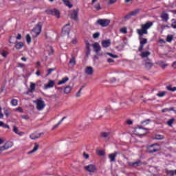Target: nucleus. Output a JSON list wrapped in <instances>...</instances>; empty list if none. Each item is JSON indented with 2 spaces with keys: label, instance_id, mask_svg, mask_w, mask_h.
I'll return each mask as SVG.
<instances>
[{
  "label": "nucleus",
  "instance_id": "nucleus-34",
  "mask_svg": "<svg viewBox=\"0 0 176 176\" xmlns=\"http://www.w3.org/2000/svg\"><path fill=\"white\" fill-rule=\"evenodd\" d=\"M175 120L174 118H171L169 120H168L167 122L168 126H169V127H173V124L174 123Z\"/></svg>",
  "mask_w": 176,
  "mask_h": 176
},
{
  "label": "nucleus",
  "instance_id": "nucleus-50",
  "mask_svg": "<svg viewBox=\"0 0 176 176\" xmlns=\"http://www.w3.org/2000/svg\"><path fill=\"white\" fill-rule=\"evenodd\" d=\"M131 18V15L130 13L124 16V19L125 20H130Z\"/></svg>",
  "mask_w": 176,
  "mask_h": 176
},
{
  "label": "nucleus",
  "instance_id": "nucleus-47",
  "mask_svg": "<svg viewBox=\"0 0 176 176\" xmlns=\"http://www.w3.org/2000/svg\"><path fill=\"white\" fill-rule=\"evenodd\" d=\"M26 41L28 43H31V36L30 34L26 35Z\"/></svg>",
  "mask_w": 176,
  "mask_h": 176
},
{
  "label": "nucleus",
  "instance_id": "nucleus-31",
  "mask_svg": "<svg viewBox=\"0 0 176 176\" xmlns=\"http://www.w3.org/2000/svg\"><path fill=\"white\" fill-rule=\"evenodd\" d=\"M152 67H153V64L151 62H146L145 63V67L146 69L149 70L151 69V68H152Z\"/></svg>",
  "mask_w": 176,
  "mask_h": 176
},
{
  "label": "nucleus",
  "instance_id": "nucleus-18",
  "mask_svg": "<svg viewBox=\"0 0 176 176\" xmlns=\"http://www.w3.org/2000/svg\"><path fill=\"white\" fill-rule=\"evenodd\" d=\"M85 74H87V75H93V74H94V69L90 66L87 67L85 68Z\"/></svg>",
  "mask_w": 176,
  "mask_h": 176
},
{
  "label": "nucleus",
  "instance_id": "nucleus-61",
  "mask_svg": "<svg viewBox=\"0 0 176 176\" xmlns=\"http://www.w3.org/2000/svg\"><path fill=\"white\" fill-rule=\"evenodd\" d=\"M83 156L85 159H87L89 157V154H86V153H83Z\"/></svg>",
  "mask_w": 176,
  "mask_h": 176
},
{
  "label": "nucleus",
  "instance_id": "nucleus-44",
  "mask_svg": "<svg viewBox=\"0 0 176 176\" xmlns=\"http://www.w3.org/2000/svg\"><path fill=\"white\" fill-rule=\"evenodd\" d=\"M174 37L173 36V35H168L167 36V38H166V41H168V42H171V41H173V38Z\"/></svg>",
  "mask_w": 176,
  "mask_h": 176
},
{
  "label": "nucleus",
  "instance_id": "nucleus-33",
  "mask_svg": "<svg viewBox=\"0 0 176 176\" xmlns=\"http://www.w3.org/2000/svg\"><path fill=\"white\" fill-rule=\"evenodd\" d=\"M149 122H151V119H146L141 121L140 124H143V126H146L147 124H149Z\"/></svg>",
  "mask_w": 176,
  "mask_h": 176
},
{
  "label": "nucleus",
  "instance_id": "nucleus-21",
  "mask_svg": "<svg viewBox=\"0 0 176 176\" xmlns=\"http://www.w3.org/2000/svg\"><path fill=\"white\" fill-rule=\"evenodd\" d=\"M38 148H39V144H38V143H36V142L34 143V146L33 149L28 152V155H31V153H34L36 152Z\"/></svg>",
  "mask_w": 176,
  "mask_h": 176
},
{
  "label": "nucleus",
  "instance_id": "nucleus-5",
  "mask_svg": "<svg viewBox=\"0 0 176 176\" xmlns=\"http://www.w3.org/2000/svg\"><path fill=\"white\" fill-rule=\"evenodd\" d=\"M111 21L109 19H98L96 21V24H98L101 27H108Z\"/></svg>",
  "mask_w": 176,
  "mask_h": 176
},
{
  "label": "nucleus",
  "instance_id": "nucleus-43",
  "mask_svg": "<svg viewBox=\"0 0 176 176\" xmlns=\"http://www.w3.org/2000/svg\"><path fill=\"white\" fill-rule=\"evenodd\" d=\"M97 153H98V156H104L105 155V151H102V150H98L97 151Z\"/></svg>",
  "mask_w": 176,
  "mask_h": 176
},
{
  "label": "nucleus",
  "instance_id": "nucleus-62",
  "mask_svg": "<svg viewBox=\"0 0 176 176\" xmlns=\"http://www.w3.org/2000/svg\"><path fill=\"white\" fill-rule=\"evenodd\" d=\"M111 109V107H105L104 111L105 112H108Z\"/></svg>",
  "mask_w": 176,
  "mask_h": 176
},
{
  "label": "nucleus",
  "instance_id": "nucleus-1",
  "mask_svg": "<svg viewBox=\"0 0 176 176\" xmlns=\"http://www.w3.org/2000/svg\"><path fill=\"white\" fill-rule=\"evenodd\" d=\"M153 25V22L148 21L145 24L141 25V29H137L136 32L139 36H143L144 35H147L148 30Z\"/></svg>",
  "mask_w": 176,
  "mask_h": 176
},
{
  "label": "nucleus",
  "instance_id": "nucleus-28",
  "mask_svg": "<svg viewBox=\"0 0 176 176\" xmlns=\"http://www.w3.org/2000/svg\"><path fill=\"white\" fill-rule=\"evenodd\" d=\"M23 46H24V43L23 42H19L16 44L15 47L17 50H20V49H23Z\"/></svg>",
  "mask_w": 176,
  "mask_h": 176
},
{
  "label": "nucleus",
  "instance_id": "nucleus-51",
  "mask_svg": "<svg viewBox=\"0 0 176 176\" xmlns=\"http://www.w3.org/2000/svg\"><path fill=\"white\" fill-rule=\"evenodd\" d=\"M126 124H128V126H131V124H133V120H126Z\"/></svg>",
  "mask_w": 176,
  "mask_h": 176
},
{
  "label": "nucleus",
  "instance_id": "nucleus-8",
  "mask_svg": "<svg viewBox=\"0 0 176 176\" xmlns=\"http://www.w3.org/2000/svg\"><path fill=\"white\" fill-rule=\"evenodd\" d=\"M148 43V39L142 38L140 41V46L138 47V52H142L144 46Z\"/></svg>",
  "mask_w": 176,
  "mask_h": 176
},
{
  "label": "nucleus",
  "instance_id": "nucleus-7",
  "mask_svg": "<svg viewBox=\"0 0 176 176\" xmlns=\"http://www.w3.org/2000/svg\"><path fill=\"white\" fill-rule=\"evenodd\" d=\"M69 25V23H67L62 28V35H63V36H65V35H69V32H71Z\"/></svg>",
  "mask_w": 176,
  "mask_h": 176
},
{
  "label": "nucleus",
  "instance_id": "nucleus-12",
  "mask_svg": "<svg viewBox=\"0 0 176 176\" xmlns=\"http://www.w3.org/2000/svg\"><path fill=\"white\" fill-rule=\"evenodd\" d=\"M85 170H86V171H88L89 173H94V171L97 170V168L96 167V165L89 164L85 166Z\"/></svg>",
  "mask_w": 176,
  "mask_h": 176
},
{
  "label": "nucleus",
  "instance_id": "nucleus-27",
  "mask_svg": "<svg viewBox=\"0 0 176 176\" xmlns=\"http://www.w3.org/2000/svg\"><path fill=\"white\" fill-rule=\"evenodd\" d=\"M72 90V87H71V86L69 85H67L65 87L64 94H69V93H70Z\"/></svg>",
  "mask_w": 176,
  "mask_h": 176
},
{
  "label": "nucleus",
  "instance_id": "nucleus-59",
  "mask_svg": "<svg viewBox=\"0 0 176 176\" xmlns=\"http://www.w3.org/2000/svg\"><path fill=\"white\" fill-rule=\"evenodd\" d=\"M113 61H114L113 59L111 58H107V63H113Z\"/></svg>",
  "mask_w": 176,
  "mask_h": 176
},
{
  "label": "nucleus",
  "instance_id": "nucleus-53",
  "mask_svg": "<svg viewBox=\"0 0 176 176\" xmlns=\"http://www.w3.org/2000/svg\"><path fill=\"white\" fill-rule=\"evenodd\" d=\"M13 131L14 133H15L16 134H17L19 133V129H17V126H13Z\"/></svg>",
  "mask_w": 176,
  "mask_h": 176
},
{
  "label": "nucleus",
  "instance_id": "nucleus-6",
  "mask_svg": "<svg viewBox=\"0 0 176 176\" xmlns=\"http://www.w3.org/2000/svg\"><path fill=\"white\" fill-rule=\"evenodd\" d=\"M46 107V104H45V102L42 100H37L36 102V109L38 111H42L43 109H45V107Z\"/></svg>",
  "mask_w": 176,
  "mask_h": 176
},
{
  "label": "nucleus",
  "instance_id": "nucleus-11",
  "mask_svg": "<svg viewBox=\"0 0 176 176\" xmlns=\"http://www.w3.org/2000/svg\"><path fill=\"white\" fill-rule=\"evenodd\" d=\"M160 19L164 23H167L170 20V15L167 12H162L160 15Z\"/></svg>",
  "mask_w": 176,
  "mask_h": 176
},
{
  "label": "nucleus",
  "instance_id": "nucleus-63",
  "mask_svg": "<svg viewBox=\"0 0 176 176\" xmlns=\"http://www.w3.org/2000/svg\"><path fill=\"white\" fill-rule=\"evenodd\" d=\"M16 39H21V34H19L16 36Z\"/></svg>",
  "mask_w": 176,
  "mask_h": 176
},
{
  "label": "nucleus",
  "instance_id": "nucleus-10",
  "mask_svg": "<svg viewBox=\"0 0 176 176\" xmlns=\"http://www.w3.org/2000/svg\"><path fill=\"white\" fill-rule=\"evenodd\" d=\"M79 14V10H74L72 11V12L70 14V19L72 20H74V21H78V15Z\"/></svg>",
  "mask_w": 176,
  "mask_h": 176
},
{
  "label": "nucleus",
  "instance_id": "nucleus-25",
  "mask_svg": "<svg viewBox=\"0 0 176 176\" xmlns=\"http://www.w3.org/2000/svg\"><path fill=\"white\" fill-rule=\"evenodd\" d=\"M69 64L72 67H74V65H76V60H75V56H72V58L70 59Z\"/></svg>",
  "mask_w": 176,
  "mask_h": 176
},
{
  "label": "nucleus",
  "instance_id": "nucleus-17",
  "mask_svg": "<svg viewBox=\"0 0 176 176\" xmlns=\"http://www.w3.org/2000/svg\"><path fill=\"white\" fill-rule=\"evenodd\" d=\"M43 134V133L37 134L36 133H34L30 134V138H31V140H36L38 138H41V135H42Z\"/></svg>",
  "mask_w": 176,
  "mask_h": 176
},
{
  "label": "nucleus",
  "instance_id": "nucleus-9",
  "mask_svg": "<svg viewBox=\"0 0 176 176\" xmlns=\"http://www.w3.org/2000/svg\"><path fill=\"white\" fill-rule=\"evenodd\" d=\"M127 164L130 167H134L135 168L137 167H140V166H141L142 164V162H141V160H138L135 162H128Z\"/></svg>",
  "mask_w": 176,
  "mask_h": 176
},
{
  "label": "nucleus",
  "instance_id": "nucleus-45",
  "mask_svg": "<svg viewBox=\"0 0 176 176\" xmlns=\"http://www.w3.org/2000/svg\"><path fill=\"white\" fill-rule=\"evenodd\" d=\"M100 37V32H96L93 34L94 39H97V38Z\"/></svg>",
  "mask_w": 176,
  "mask_h": 176
},
{
  "label": "nucleus",
  "instance_id": "nucleus-48",
  "mask_svg": "<svg viewBox=\"0 0 176 176\" xmlns=\"http://www.w3.org/2000/svg\"><path fill=\"white\" fill-rule=\"evenodd\" d=\"M120 32L122 34H127V28H122L120 29Z\"/></svg>",
  "mask_w": 176,
  "mask_h": 176
},
{
  "label": "nucleus",
  "instance_id": "nucleus-60",
  "mask_svg": "<svg viewBox=\"0 0 176 176\" xmlns=\"http://www.w3.org/2000/svg\"><path fill=\"white\" fill-rule=\"evenodd\" d=\"M3 129H10V126L9 125L4 124V126H3Z\"/></svg>",
  "mask_w": 176,
  "mask_h": 176
},
{
  "label": "nucleus",
  "instance_id": "nucleus-46",
  "mask_svg": "<svg viewBox=\"0 0 176 176\" xmlns=\"http://www.w3.org/2000/svg\"><path fill=\"white\" fill-rule=\"evenodd\" d=\"M107 54L110 57H112L113 58H118V55H113L112 53L107 52Z\"/></svg>",
  "mask_w": 176,
  "mask_h": 176
},
{
  "label": "nucleus",
  "instance_id": "nucleus-24",
  "mask_svg": "<svg viewBox=\"0 0 176 176\" xmlns=\"http://www.w3.org/2000/svg\"><path fill=\"white\" fill-rule=\"evenodd\" d=\"M141 9L138 8L133 11H131V12H129V14H131V16L133 17V16H137V14H138V13H140Z\"/></svg>",
  "mask_w": 176,
  "mask_h": 176
},
{
  "label": "nucleus",
  "instance_id": "nucleus-13",
  "mask_svg": "<svg viewBox=\"0 0 176 176\" xmlns=\"http://www.w3.org/2000/svg\"><path fill=\"white\" fill-rule=\"evenodd\" d=\"M52 87H54V81L49 80L48 83L44 85L43 89L47 90V89H52Z\"/></svg>",
  "mask_w": 176,
  "mask_h": 176
},
{
  "label": "nucleus",
  "instance_id": "nucleus-36",
  "mask_svg": "<svg viewBox=\"0 0 176 176\" xmlns=\"http://www.w3.org/2000/svg\"><path fill=\"white\" fill-rule=\"evenodd\" d=\"M159 65H160V67H161V68L164 69V68H166V67H167V65H168L164 63V62H163V61H160V62H159Z\"/></svg>",
  "mask_w": 176,
  "mask_h": 176
},
{
  "label": "nucleus",
  "instance_id": "nucleus-58",
  "mask_svg": "<svg viewBox=\"0 0 176 176\" xmlns=\"http://www.w3.org/2000/svg\"><path fill=\"white\" fill-rule=\"evenodd\" d=\"M19 67H21V68H24L25 67V65L24 63H19Z\"/></svg>",
  "mask_w": 176,
  "mask_h": 176
},
{
  "label": "nucleus",
  "instance_id": "nucleus-23",
  "mask_svg": "<svg viewBox=\"0 0 176 176\" xmlns=\"http://www.w3.org/2000/svg\"><path fill=\"white\" fill-rule=\"evenodd\" d=\"M65 119H67L66 116L63 117L56 124H55L52 127V130H54L55 129H57V127H58L60 126V124H61V123H63V122H64Z\"/></svg>",
  "mask_w": 176,
  "mask_h": 176
},
{
  "label": "nucleus",
  "instance_id": "nucleus-19",
  "mask_svg": "<svg viewBox=\"0 0 176 176\" xmlns=\"http://www.w3.org/2000/svg\"><path fill=\"white\" fill-rule=\"evenodd\" d=\"M149 56H151V52L149 51L141 52L140 53V57H142V58L149 57Z\"/></svg>",
  "mask_w": 176,
  "mask_h": 176
},
{
  "label": "nucleus",
  "instance_id": "nucleus-29",
  "mask_svg": "<svg viewBox=\"0 0 176 176\" xmlns=\"http://www.w3.org/2000/svg\"><path fill=\"white\" fill-rule=\"evenodd\" d=\"M100 137H102V138H109V132H102Z\"/></svg>",
  "mask_w": 176,
  "mask_h": 176
},
{
  "label": "nucleus",
  "instance_id": "nucleus-55",
  "mask_svg": "<svg viewBox=\"0 0 176 176\" xmlns=\"http://www.w3.org/2000/svg\"><path fill=\"white\" fill-rule=\"evenodd\" d=\"M1 56L3 57H4V58H6V57L8 56V52L3 51L2 53H1Z\"/></svg>",
  "mask_w": 176,
  "mask_h": 176
},
{
  "label": "nucleus",
  "instance_id": "nucleus-30",
  "mask_svg": "<svg viewBox=\"0 0 176 176\" xmlns=\"http://www.w3.org/2000/svg\"><path fill=\"white\" fill-rule=\"evenodd\" d=\"M36 85L34 82H30V93H34V91H35V87H36Z\"/></svg>",
  "mask_w": 176,
  "mask_h": 176
},
{
  "label": "nucleus",
  "instance_id": "nucleus-56",
  "mask_svg": "<svg viewBox=\"0 0 176 176\" xmlns=\"http://www.w3.org/2000/svg\"><path fill=\"white\" fill-rule=\"evenodd\" d=\"M94 8L96 10H101V6L100 4L95 6Z\"/></svg>",
  "mask_w": 176,
  "mask_h": 176
},
{
  "label": "nucleus",
  "instance_id": "nucleus-22",
  "mask_svg": "<svg viewBox=\"0 0 176 176\" xmlns=\"http://www.w3.org/2000/svg\"><path fill=\"white\" fill-rule=\"evenodd\" d=\"M62 1L64 5H65V6H67V8H69V9L74 7V5L71 3V1H69V0H62Z\"/></svg>",
  "mask_w": 176,
  "mask_h": 176
},
{
  "label": "nucleus",
  "instance_id": "nucleus-20",
  "mask_svg": "<svg viewBox=\"0 0 176 176\" xmlns=\"http://www.w3.org/2000/svg\"><path fill=\"white\" fill-rule=\"evenodd\" d=\"M110 45H111V40L110 39L102 41V47H109Z\"/></svg>",
  "mask_w": 176,
  "mask_h": 176
},
{
  "label": "nucleus",
  "instance_id": "nucleus-32",
  "mask_svg": "<svg viewBox=\"0 0 176 176\" xmlns=\"http://www.w3.org/2000/svg\"><path fill=\"white\" fill-rule=\"evenodd\" d=\"M171 111H174V107L163 109L162 110V112L163 113H166V112H171Z\"/></svg>",
  "mask_w": 176,
  "mask_h": 176
},
{
  "label": "nucleus",
  "instance_id": "nucleus-42",
  "mask_svg": "<svg viewBox=\"0 0 176 176\" xmlns=\"http://www.w3.org/2000/svg\"><path fill=\"white\" fill-rule=\"evenodd\" d=\"M54 71H56V69H53V68L48 69L47 76H49V75H51L52 72H54Z\"/></svg>",
  "mask_w": 176,
  "mask_h": 176
},
{
  "label": "nucleus",
  "instance_id": "nucleus-57",
  "mask_svg": "<svg viewBox=\"0 0 176 176\" xmlns=\"http://www.w3.org/2000/svg\"><path fill=\"white\" fill-rule=\"evenodd\" d=\"M116 1L118 0H109V5H113V3H116Z\"/></svg>",
  "mask_w": 176,
  "mask_h": 176
},
{
  "label": "nucleus",
  "instance_id": "nucleus-37",
  "mask_svg": "<svg viewBox=\"0 0 176 176\" xmlns=\"http://www.w3.org/2000/svg\"><path fill=\"white\" fill-rule=\"evenodd\" d=\"M18 102L19 101L16 99H13L11 100V105H12V107H17Z\"/></svg>",
  "mask_w": 176,
  "mask_h": 176
},
{
  "label": "nucleus",
  "instance_id": "nucleus-26",
  "mask_svg": "<svg viewBox=\"0 0 176 176\" xmlns=\"http://www.w3.org/2000/svg\"><path fill=\"white\" fill-rule=\"evenodd\" d=\"M68 80H69V78L68 77H65L63 78H62V80L60 81H59L58 82V85H64V83H67V82H68Z\"/></svg>",
  "mask_w": 176,
  "mask_h": 176
},
{
  "label": "nucleus",
  "instance_id": "nucleus-49",
  "mask_svg": "<svg viewBox=\"0 0 176 176\" xmlns=\"http://www.w3.org/2000/svg\"><path fill=\"white\" fill-rule=\"evenodd\" d=\"M4 115H6V118H9V116L10 115V111L9 110L6 109L4 111Z\"/></svg>",
  "mask_w": 176,
  "mask_h": 176
},
{
  "label": "nucleus",
  "instance_id": "nucleus-39",
  "mask_svg": "<svg viewBox=\"0 0 176 176\" xmlns=\"http://www.w3.org/2000/svg\"><path fill=\"white\" fill-rule=\"evenodd\" d=\"M166 94H167V92H166V91H162V92H160V93L157 94L156 96H157V97H160V98H162V97H164V96H165Z\"/></svg>",
  "mask_w": 176,
  "mask_h": 176
},
{
  "label": "nucleus",
  "instance_id": "nucleus-14",
  "mask_svg": "<svg viewBox=\"0 0 176 176\" xmlns=\"http://www.w3.org/2000/svg\"><path fill=\"white\" fill-rule=\"evenodd\" d=\"M118 153L116 151L109 155V159L110 160L111 163H113V162L116 161V156H118Z\"/></svg>",
  "mask_w": 176,
  "mask_h": 176
},
{
  "label": "nucleus",
  "instance_id": "nucleus-41",
  "mask_svg": "<svg viewBox=\"0 0 176 176\" xmlns=\"http://www.w3.org/2000/svg\"><path fill=\"white\" fill-rule=\"evenodd\" d=\"M164 137L162 135H156L154 138L153 140H163Z\"/></svg>",
  "mask_w": 176,
  "mask_h": 176
},
{
  "label": "nucleus",
  "instance_id": "nucleus-40",
  "mask_svg": "<svg viewBox=\"0 0 176 176\" xmlns=\"http://www.w3.org/2000/svg\"><path fill=\"white\" fill-rule=\"evenodd\" d=\"M166 89L169 91H176V87H172L171 85H168L166 87Z\"/></svg>",
  "mask_w": 176,
  "mask_h": 176
},
{
  "label": "nucleus",
  "instance_id": "nucleus-2",
  "mask_svg": "<svg viewBox=\"0 0 176 176\" xmlns=\"http://www.w3.org/2000/svg\"><path fill=\"white\" fill-rule=\"evenodd\" d=\"M135 133L136 135H146V134H148L149 133V130L146 128L138 126V127H136L135 129Z\"/></svg>",
  "mask_w": 176,
  "mask_h": 176
},
{
  "label": "nucleus",
  "instance_id": "nucleus-64",
  "mask_svg": "<svg viewBox=\"0 0 176 176\" xmlns=\"http://www.w3.org/2000/svg\"><path fill=\"white\" fill-rule=\"evenodd\" d=\"M173 68H176V62H173Z\"/></svg>",
  "mask_w": 176,
  "mask_h": 176
},
{
  "label": "nucleus",
  "instance_id": "nucleus-15",
  "mask_svg": "<svg viewBox=\"0 0 176 176\" xmlns=\"http://www.w3.org/2000/svg\"><path fill=\"white\" fill-rule=\"evenodd\" d=\"M51 14L57 17V19H60V11L56 8L53 10H50Z\"/></svg>",
  "mask_w": 176,
  "mask_h": 176
},
{
  "label": "nucleus",
  "instance_id": "nucleus-3",
  "mask_svg": "<svg viewBox=\"0 0 176 176\" xmlns=\"http://www.w3.org/2000/svg\"><path fill=\"white\" fill-rule=\"evenodd\" d=\"M160 151V146L157 144H153L147 147L146 152L148 153H155Z\"/></svg>",
  "mask_w": 176,
  "mask_h": 176
},
{
  "label": "nucleus",
  "instance_id": "nucleus-54",
  "mask_svg": "<svg viewBox=\"0 0 176 176\" xmlns=\"http://www.w3.org/2000/svg\"><path fill=\"white\" fill-rule=\"evenodd\" d=\"M6 144H7V146L8 147V149H9L10 148H12V146H13V143L10 142H6Z\"/></svg>",
  "mask_w": 176,
  "mask_h": 176
},
{
  "label": "nucleus",
  "instance_id": "nucleus-38",
  "mask_svg": "<svg viewBox=\"0 0 176 176\" xmlns=\"http://www.w3.org/2000/svg\"><path fill=\"white\" fill-rule=\"evenodd\" d=\"M9 149V147L8 146V144H5L3 146L0 147V151H3Z\"/></svg>",
  "mask_w": 176,
  "mask_h": 176
},
{
  "label": "nucleus",
  "instance_id": "nucleus-4",
  "mask_svg": "<svg viewBox=\"0 0 176 176\" xmlns=\"http://www.w3.org/2000/svg\"><path fill=\"white\" fill-rule=\"evenodd\" d=\"M33 34H35V36H38L41 32H42V23H38L32 30Z\"/></svg>",
  "mask_w": 176,
  "mask_h": 176
},
{
  "label": "nucleus",
  "instance_id": "nucleus-35",
  "mask_svg": "<svg viewBox=\"0 0 176 176\" xmlns=\"http://www.w3.org/2000/svg\"><path fill=\"white\" fill-rule=\"evenodd\" d=\"M85 89V86H82L80 88L79 91L76 93V97L79 98L80 97V94L82 93V91Z\"/></svg>",
  "mask_w": 176,
  "mask_h": 176
},
{
  "label": "nucleus",
  "instance_id": "nucleus-16",
  "mask_svg": "<svg viewBox=\"0 0 176 176\" xmlns=\"http://www.w3.org/2000/svg\"><path fill=\"white\" fill-rule=\"evenodd\" d=\"M94 52L96 53H100L101 52V47L100 46V44L98 43H95L92 45Z\"/></svg>",
  "mask_w": 176,
  "mask_h": 176
},
{
  "label": "nucleus",
  "instance_id": "nucleus-52",
  "mask_svg": "<svg viewBox=\"0 0 176 176\" xmlns=\"http://www.w3.org/2000/svg\"><path fill=\"white\" fill-rule=\"evenodd\" d=\"M167 173H168V175L174 176V174H175V172H174V170H168L167 172Z\"/></svg>",
  "mask_w": 176,
  "mask_h": 176
}]
</instances>
